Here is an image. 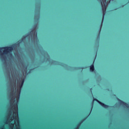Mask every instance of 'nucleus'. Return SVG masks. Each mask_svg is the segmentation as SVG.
I'll return each instance as SVG.
<instances>
[{
    "mask_svg": "<svg viewBox=\"0 0 129 129\" xmlns=\"http://www.w3.org/2000/svg\"><path fill=\"white\" fill-rule=\"evenodd\" d=\"M6 77L8 78V98L10 101V107L8 108L6 116L5 123L9 125L10 129H21L20 120H19V113L18 112V104L20 101V96L22 88L24 85L25 80L19 79L18 80L17 74H14L11 72L12 79L11 78V71L6 69Z\"/></svg>",
    "mask_w": 129,
    "mask_h": 129,
    "instance_id": "f257e3e1",
    "label": "nucleus"
},
{
    "mask_svg": "<svg viewBox=\"0 0 129 129\" xmlns=\"http://www.w3.org/2000/svg\"><path fill=\"white\" fill-rule=\"evenodd\" d=\"M60 65H61V66H63V64H62L61 63H60Z\"/></svg>",
    "mask_w": 129,
    "mask_h": 129,
    "instance_id": "f8f14e48",
    "label": "nucleus"
},
{
    "mask_svg": "<svg viewBox=\"0 0 129 129\" xmlns=\"http://www.w3.org/2000/svg\"><path fill=\"white\" fill-rule=\"evenodd\" d=\"M94 100H95L99 104H100V105L102 106V107H104V108H107V107L109 106L108 105L105 104L96 99H94Z\"/></svg>",
    "mask_w": 129,
    "mask_h": 129,
    "instance_id": "20e7f679",
    "label": "nucleus"
},
{
    "mask_svg": "<svg viewBox=\"0 0 129 129\" xmlns=\"http://www.w3.org/2000/svg\"><path fill=\"white\" fill-rule=\"evenodd\" d=\"M31 71H32V70H30L29 72V73H31Z\"/></svg>",
    "mask_w": 129,
    "mask_h": 129,
    "instance_id": "1a4fd4ad",
    "label": "nucleus"
},
{
    "mask_svg": "<svg viewBox=\"0 0 129 129\" xmlns=\"http://www.w3.org/2000/svg\"><path fill=\"white\" fill-rule=\"evenodd\" d=\"M90 70L91 72H93L94 71V65L92 64L90 67Z\"/></svg>",
    "mask_w": 129,
    "mask_h": 129,
    "instance_id": "423d86ee",
    "label": "nucleus"
},
{
    "mask_svg": "<svg viewBox=\"0 0 129 129\" xmlns=\"http://www.w3.org/2000/svg\"><path fill=\"white\" fill-rule=\"evenodd\" d=\"M28 68V67H25L24 69V72H23V73H27V69Z\"/></svg>",
    "mask_w": 129,
    "mask_h": 129,
    "instance_id": "0eeeda50",
    "label": "nucleus"
},
{
    "mask_svg": "<svg viewBox=\"0 0 129 129\" xmlns=\"http://www.w3.org/2000/svg\"><path fill=\"white\" fill-rule=\"evenodd\" d=\"M39 48H40V50H41V53L44 56V57L45 58V59H47V61L49 62L50 64H51V65H60L61 64V63L59 62L51 60V58H50V56H49L48 52L43 50V48L41 47L40 45H39Z\"/></svg>",
    "mask_w": 129,
    "mask_h": 129,
    "instance_id": "7ed1b4c3",
    "label": "nucleus"
},
{
    "mask_svg": "<svg viewBox=\"0 0 129 129\" xmlns=\"http://www.w3.org/2000/svg\"><path fill=\"white\" fill-rule=\"evenodd\" d=\"M110 1H113V0H110Z\"/></svg>",
    "mask_w": 129,
    "mask_h": 129,
    "instance_id": "4468645a",
    "label": "nucleus"
},
{
    "mask_svg": "<svg viewBox=\"0 0 129 129\" xmlns=\"http://www.w3.org/2000/svg\"><path fill=\"white\" fill-rule=\"evenodd\" d=\"M22 66H23V67H24V63L22 64Z\"/></svg>",
    "mask_w": 129,
    "mask_h": 129,
    "instance_id": "9d476101",
    "label": "nucleus"
},
{
    "mask_svg": "<svg viewBox=\"0 0 129 129\" xmlns=\"http://www.w3.org/2000/svg\"><path fill=\"white\" fill-rule=\"evenodd\" d=\"M90 90H91V93H92V88H91V89H90Z\"/></svg>",
    "mask_w": 129,
    "mask_h": 129,
    "instance_id": "6e6552de",
    "label": "nucleus"
},
{
    "mask_svg": "<svg viewBox=\"0 0 129 129\" xmlns=\"http://www.w3.org/2000/svg\"><path fill=\"white\" fill-rule=\"evenodd\" d=\"M37 28V24L34 26V28L30 33L26 34L22 38L21 40L18 41L16 44H13L11 46L0 47V55L1 56V60L2 62L4 61V64H7V56L4 55L5 54L11 53L13 50L18 49L20 47V44L21 43H26V40L27 39L28 42H30L31 40L32 43L35 45L39 44V40L38 39L37 33L36 29Z\"/></svg>",
    "mask_w": 129,
    "mask_h": 129,
    "instance_id": "f03ea898",
    "label": "nucleus"
},
{
    "mask_svg": "<svg viewBox=\"0 0 129 129\" xmlns=\"http://www.w3.org/2000/svg\"><path fill=\"white\" fill-rule=\"evenodd\" d=\"M79 69H83L81 68H79Z\"/></svg>",
    "mask_w": 129,
    "mask_h": 129,
    "instance_id": "9b49d317",
    "label": "nucleus"
},
{
    "mask_svg": "<svg viewBox=\"0 0 129 129\" xmlns=\"http://www.w3.org/2000/svg\"><path fill=\"white\" fill-rule=\"evenodd\" d=\"M1 129H5V128H2Z\"/></svg>",
    "mask_w": 129,
    "mask_h": 129,
    "instance_id": "ddd939ff",
    "label": "nucleus"
},
{
    "mask_svg": "<svg viewBox=\"0 0 129 129\" xmlns=\"http://www.w3.org/2000/svg\"><path fill=\"white\" fill-rule=\"evenodd\" d=\"M39 19H40V10H38V12L35 14L34 17V20L36 22L39 21Z\"/></svg>",
    "mask_w": 129,
    "mask_h": 129,
    "instance_id": "39448f33",
    "label": "nucleus"
}]
</instances>
